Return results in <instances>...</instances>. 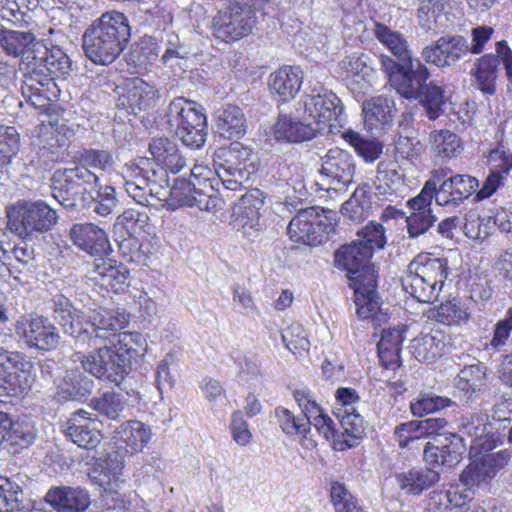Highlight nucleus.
Returning <instances> with one entry per match:
<instances>
[{"instance_id": "a878e982", "label": "nucleus", "mask_w": 512, "mask_h": 512, "mask_svg": "<svg viewBox=\"0 0 512 512\" xmlns=\"http://www.w3.org/2000/svg\"><path fill=\"white\" fill-rule=\"evenodd\" d=\"M94 381L78 369H68L57 384V402L80 401L93 390Z\"/></svg>"}, {"instance_id": "c756f323", "label": "nucleus", "mask_w": 512, "mask_h": 512, "mask_svg": "<svg viewBox=\"0 0 512 512\" xmlns=\"http://www.w3.org/2000/svg\"><path fill=\"white\" fill-rule=\"evenodd\" d=\"M302 83V71L297 66H283L269 77V87L279 101H288L298 93Z\"/></svg>"}, {"instance_id": "f257e3e1", "label": "nucleus", "mask_w": 512, "mask_h": 512, "mask_svg": "<svg viewBox=\"0 0 512 512\" xmlns=\"http://www.w3.org/2000/svg\"><path fill=\"white\" fill-rule=\"evenodd\" d=\"M52 303L54 320L79 348L95 346L98 339L111 344L129 323V314L123 309L99 307L79 310L62 294L54 296Z\"/></svg>"}, {"instance_id": "a19ab883", "label": "nucleus", "mask_w": 512, "mask_h": 512, "mask_svg": "<svg viewBox=\"0 0 512 512\" xmlns=\"http://www.w3.org/2000/svg\"><path fill=\"white\" fill-rule=\"evenodd\" d=\"M90 407L97 415L111 421H119L127 409V400L114 391H106L90 400Z\"/></svg>"}, {"instance_id": "cd10ccee", "label": "nucleus", "mask_w": 512, "mask_h": 512, "mask_svg": "<svg viewBox=\"0 0 512 512\" xmlns=\"http://www.w3.org/2000/svg\"><path fill=\"white\" fill-rule=\"evenodd\" d=\"M405 175L397 161L384 159L377 165L375 187L378 194L387 197L405 189Z\"/></svg>"}, {"instance_id": "72a5a7b5", "label": "nucleus", "mask_w": 512, "mask_h": 512, "mask_svg": "<svg viewBox=\"0 0 512 512\" xmlns=\"http://www.w3.org/2000/svg\"><path fill=\"white\" fill-rule=\"evenodd\" d=\"M407 330L406 326L393 329H384L380 341L377 344L378 355L381 363L385 368H394L400 366V353L404 334Z\"/></svg>"}, {"instance_id": "7c9ffc66", "label": "nucleus", "mask_w": 512, "mask_h": 512, "mask_svg": "<svg viewBox=\"0 0 512 512\" xmlns=\"http://www.w3.org/2000/svg\"><path fill=\"white\" fill-rule=\"evenodd\" d=\"M358 405L349 403L335 406L333 412L342 428L341 433L350 437L344 438L346 447H355L364 434V420L358 411Z\"/></svg>"}, {"instance_id": "e2e57ef3", "label": "nucleus", "mask_w": 512, "mask_h": 512, "mask_svg": "<svg viewBox=\"0 0 512 512\" xmlns=\"http://www.w3.org/2000/svg\"><path fill=\"white\" fill-rule=\"evenodd\" d=\"M459 431L472 439L479 440L488 434L487 416L481 412L463 415L460 419Z\"/></svg>"}, {"instance_id": "8fccbe9b", "label": "nucleus", "mask_w": 512, "mask_h": 512, "mask_svg": "<svg viewBox=\"0 0 512 512\" xmlns=\"http://www.w3.org/2000/svg\"><path fill=\"white\" fill-rule=\"evenodd\" d=\"M340 135L366 162H374L382 154L383 145L379 141L365 139L350 128H346Z\"/></svg>"}, {"instance_id": "a211bd4d", "label": "nucleus", "mask_w": 512, "mask_h": 512, "mask_svg": "<svg viewBox=\"0 0 512 512\" xmlns=\"http://www.w3.org/2000/svg\"><path fill=\"white\" fill-rule=\"evenodd\" d=\"M264 206L263 192L257 188L248 190L235 204V222L247 238L255 237L261 229V210Z\"/></svg>"}, {"instance_id": "5701e85b", "label": "nucleus", "mask_w": 512, "mask_h": 512, "mask_svg": "<svg viewBox=\"0 0 512 512\" xmlns=\"http://www.w3.org/2000/svg\"><path fill=\"white\" fill-rule=\"evenodd\" d=\"M44 499L57 512H84L91 504L89 492L81 487H52Z\"/></svg>"}, {"instance_id": "ea45409f", "label": "nucleus", "mask_w": 512, "mask_h": 512, "mask_svg": "<svg viewBox=\"0 0 512 512\" xmlns=\"http://www.w3.org/2000/svg\"><path fill=\"white\" fill-rule=\"evenodd\" d=\"M160 47L157 40L148 35L140 37L135 41L127 54V62L135 68L147 69L159 58Z\"/></svg>"}, {"instance_id": "13d9d810", "label": "nucleus", "mask_w": 512, "mask_h": 512, "mask_svg": "<svg viewBox=\"0 0 512 512\" xmlns=\"http://www.w3.org/2000/svg\"><path fill=\"white\" fill-rule=\"evenodd\" d=\"M20 136L13 126L0 125V168L6 167L17 155Z\"/></svg>"}, {"instance_id": "4468645a", "label": "nucleus", "mask_w": 512, "mask_h": 512, "mask_svg": "<svg viewBox=\"0 0 512 512\" xmlns=\"http://www.w3.org/2000/svg\"><path fill=\"white\" fill-rule=\"evenodd\" d=\"M255 23L254 9L248 3L241 4L238 0H234L213 18L212 33L224 42H233L248 35Z\"/></svg>"}, {"instance_id": "0e129e2a", "label": "nucleus", "mask_w": 512, "mask_h": 512, "mask_svg": "<svg viewBox=\"0 0 512 512\" xmlns=\"http://www.w3.org/2000/svg\"><path fill=\"white\" fill-rule=\"evenodd\" d=\"M330 497L335 512H364L355 497L340 482L331 483Z\"/></svg>"}, {"instance_id": "f704fd0d", "label": "nucleus", "mask_w": 512, "mask_h": 512, "mask_svg": "<svg viewBox=\"0 0 512 512\" xmlns=\"http://www.w3.org/2000/svg\"><path fill=\"white\" fill-rule=\"evenodd\" d=\"M151 429L138 420L123 422L115 430L114 438L125 444L127 452L131 454L142 451L151 439Z\"/></svg>"}, {"instance_id": "603ef678", "label": "nucleus", "mask_w": 512, "mask_h": 512, "mask_svg": "<svg viewBox=\"0 0 512 512\" xmlns=\"http://www.w3.org/2000/svg\"><path fill=\"white\" fill-rule=\"evenodd\" d=\"M275 417L285 434L309 440L310 426L307 418L295 416L289 409L281 406L275 409Z\"/></svg>"}, {"instance_id": "473e14b6", "label": "nucleus", "mask_w": 512, "mask_h": 512, "mask_svg": "<svg viewBox=\"0 0 512 512\" xmlns=\"http://www.w3.org/2000/svg\"><path fill=\"white\" fill-rule=\"evenodd\" d=\"M317 128L311 122L297 121L290 116L280 115L274 125V137L278 141L300 143L316 136Z\"/></svg>"}, {"instance_id": "412c9836", "label": "nucleus", "mask_w": 512, "mask_h": 512, "mask_svg": "<svg viewBox=\"0 0 512 512\" xmlns=\"http://www.w3.org/2000/svg\"><path fill=\"white\" fill-rule=\"evenodd\" d=\"M69 238L81 251L102 257L110 250L106 232L93 223H76L69 230Z\"/></svg>"}, {"instance_id": "de8ad7c7", "label": "nucleus", "mask_w": 512, "mask_h": 512, "mask_svg": "<svg viewBox=\"0 0 512 512\" xmlns=\"http://www.w3.org/2000/svg\"><path fill=\"white\" fill-rule=\"evenodd\" d=\"M443 0H422L417 9L420 27L428 33H437L443 26Z\"/></svg>"}, {"instance_id": "6ab92c4d", "label": "nucleus", "mask_w": 512, "mask_h": 512, "mask_svg": "<svg viewBox=\"0 0 512 512\" xmlns=\"http://www.w3.org/2000/svg\"><path fill=\"white\" fill-rule=\"evenodd\" d=\"M88 276L96 284L115 293H120L129 286L128 268L110 258H96L88 270Z\"/></svg>"}, {"instance_id": "5fc2aeb1", "label": "nucleus", "mask_w": 512, "mask_h": 512, "mask_svg": "<svg viewBox=\"0 0 512 512\" xmlns=\"http://www.w3.org/2000/svg\"><path fill=\"white\" fill-rule=\"evenodd\" d=\"M23 498L21 485L11 478L0 476V512L20 510Z\"/></svg>"}, {"instance_id": "2eb2a0df", "label": "nucleus", "mask_w": 512, "mask_h": 512, "mask_svg": "<svg viewBox=\"0 0 512 512\" xmlns=\"http://www.w3.org/2000/svg\"><path fill=\"white\" fill-rule=\"evenodd\" d=\"M16 337L30 349L52 352L60 343L57 327L42 316H21L14 324Z\"/></svg>"}, {"instance_id": "0eeeda50", "label": "nucleus", "mask_w": 512, "mask_h": 512, "mask_svg": "<svg viewBox=\"0 0 512 512\" xmlns=\"http://www.w3.org/2000/svg\"><path fill=\"white\" fill-rule=\"evenodd\" d=\"M380 69L386 74L389 84L403 98L413 100L421 95L430 78V71L418 59L410 58L397 63L387 55L378 57Z\"/></svg>"}, {"instance_id": "680f3d73", "label": "nucleus", "mask_w": 512, "mask_h": 512, "mask_svg": "<svg viewBox=\"0 0 512 512\" xmlns=\"http://www.w3.org/2000/svg\"><path fill=\"white\" fill-rule=\"evenodd\" d=\"M79 162L80 166L104 172L112 170L115 165L112 152L105 149H85L80 154Z\"/></svg>"}, {"instance_id": "69168bd1", "label": "nucleus", "mask_w": 512, "mask_h": 512, "mask_svg": "<svg viewBox=\"0 0 512 512\" xmlns=\"http://www.w3.org/2000/svg\"><path fill=\"white\" fill-rule=\"evenodd\" d=\"M282 342L292 353L307 352L310 347L307 333L299 323H292L281 333Z\"/></svg>"}, {"instance_id": "9d476101", "label": "nucleus", "mask_w": 512, "mask_h": 512, "mask_svg": "<svg viewBox=\"0 0 512 512\" xmlns=\"http://www.w3.org/2000/svg\"><path fill=\"white\" fill-rule=\"evenodd\" d=\"M304 113L313 120L311 122L317 132L337 135L344 128L345 114L340 98L332 91L323 90L317 94L306 95L303 101Z\"/></svg>"}, {"instance_id": "7ed1b4c3", "label": "nucleus", "mask_w": 512, "mask_h": 512, "mask_svg": "<svg viewBox=\"0 0 512 512\" xmlns=\"http://www.w3.org/2000/svg\"><path fill=\"white\" fill-rule=\"evenodd\" d=\"M131 39L128 17L117 10L94 19L82 35L85 56L94 64L108 66L127 48Z\"/></svg>"}, {"instance_id": "6e6d98bb", "label": "nucleus", "mask_w": 512, "mask_h": 512, "mask_svg": "<svg viewBox=\"0 0 512 512\" xmlns=\"http://www.w3.org/2000/svg\"><path fill=\"white\" fill-rule=\"evenodd\" d=\"M117 242L120 252L127 261L143 266L149 265L151 257L149 244L140 243L137 235L123 236L122 239L117 240Z\"/></svg>"}, {"instance_id": "1a4fd4ad", "label": "nucleus", "mask_w": 512, "mask_h": 512, "mask_svg": "<svg viewBox=\"0 0 512 512\" xmlns=\"http://www.w3.org/2000/svg\"><path fill=\"white\" fill-rule=\"evenodd\" d=\"M125 357L109 344L87 354L75 352L72 360L79 362L83 370L92 376L120 386L131 370Z\"/></svg>"}, {"instance_id": "c03bdc74", "label": "nucleus", "mask_w": 512, "mask_h": 512, "mask_svg": "<svg viewBox=\"0 0 512 512\" xmlns=\"http://www.w3.org/2000/svg\"><path fill=\"white\" fill-rule=\"evenodd\" d=\"M375 37L402 63L412 58L407 40L399 32L391 30L388 26L375 23Z\"/></svg>"}, {"instance_id": "4be33fe9", "label": "nucleus", "mask_w": 512, "mask_h": 512, "mask_svg": "<svg viewBox=\"0 0 512 512\" xmlns=\"http://www.w3.org/2000/svg\"><path fill=\"white\" fill-rule=\"evenodd\" d=\"M479 187L477 178L467 174H456L443 180L439 185L437 204L458 206L468 199Z\"/></svg>"}, {"instance_id": "20e7f679", "label": "nucleus", "mask_w": 512, "mask_h": 512, "mask_svg": "<svg viewBox=\"0 0 512 512\" xmlns=\"http://www.w3.org/2000/svg\"><path fill=\"white\" fill-rule=\"evenodd\" d=\"M97 186L96 173L79 164L57 169L51 177L53 197L70 211L91 207Z\"/></svg>"}, {"instance_id": "f03ea898", "label": "nucleus", "mask_w": 512, "mask_h": 512, "mask_svg": "<svg viewBox=\"0 0 512 512\" xmlns=\"http://www.w3.org/2000/svg\"><path fill=\"white\" fill-rule=\"evenodd\" d=\"M371 257L372 249L354 240L335 252L334 261L338 268L347 272L351 281L359 318L371 319L374 325L380 326L388 315L381 308L382 300L377 292V271L370 262Z\"/></svg>"}, {"instance_id": "c9c22d12", "label": "nucleus", "mask_w": 512, "mask_h": 512, "mask_svg": "<svg viewBox=\"0 0 512 512\" xmlns=\"http://www.w3.org/2000/svg\"><path fill=\"white\" fill-rule=\"evenodd\" d=\"M396 112L395 102L391 97L380 95L363 103L365 124L369 129L389 125Z\"/></svg>"}, {"instance_id": "6e6552de", "label": "nucleus", "mask_w": 512, "mask_h": 512, "mask_svg": "<svg viewBox=\"0 0 512 512\" xmlns=\"http://www.w3.org/2000/svg\"><path fill=\"white\" fill-rule=\"evenodd\" d=\"M7 226L22 239L45 233L57 223V214L43 201H20L7 211Z\"/></svg>"}, {"instance_id": "bb28decb", "label": "nucleus", "mask_w": 512, "mask_h": 512, "mask_svg": "<svg viewBox=\"0 0 512 512\" xmlns=\"http://www.w3.org/2000/svg\"><path fill=\"white\" fill-rule=\"evenodd\" d=\"M216 133L223 139H239L246 134L247 121L242 109L227 104L215 113Z\"/></svg>"}, {"instance_id": "ddd939ff", "label": "nucleus", "mask_w": 512, "mask_h": 512, "mask_svg": "<svg viewBox=\"0 0 512 512\" xmlns=\"http://www.w3.org/2000/svg\"><path fill=\"white\" fill-rule=\"evenodd\" d=\"M319 169L321 189L335 192H345L354 183L356 161L352 154L341 148L329 149L320 158Z\"/></svg>"}, {"instance_id": "79ce46f5", "label": "nucleus", "mask_w": 512, "mask_h": 512, "mask_svg": "<svg viewBox=\"0 0 512 512\" xmlns=\"http://www.w3.org/2000/svg\"><path fill=\"white\" fill-rule=\"evenodd\" d=\"M34 40V34L29 31H15L0 28V46L7 54L14 57L26 54V59L32 60L35 51L29 50V46Z\"/></svg>"}, {"instance_id": "3c124183", "label": "nucleus", "mask_w": 512, "mask_h": 512, "mask_svg": "<svg viewBox=\"0 0 512 512\" xmlns=\"http://www.w3.org/2000/svg\"><path fill=\"white\" fill-rule=\"evenodd\" d=\"M46 87H49L53 94L59 95L60 91L55 83V79L29 60L23 73L21 90L30 93V91L35 92L37 88L46 89Z\"/></svg>"}, {"instance_id": "b1692460", "label": "nucleus", "mask_w": 512, "mask_h": 512, "mask_svg": "<svg viewBox=\"0 0 512 512\" xmlns=\"http://www.w3.org/2000/svg\"><path fill=\"white\" fill-rule=\"evenodd\" d=\"M167 122L171 128L201 127L207 125V117L203 108L184 97L174 98L166 111Z\"/></svg>"}, {"instance_id": "aec40b11", "label": "nucleus", "mask_w": 512, "mask_h": 512, "mask_svg": "<svg viewBox=\"0 0 512 512\" xmlns=\"http://www.w3.org/2000/svg\"><path fill=\"white\" fill-rule=\"evenodd\" d=\"M123 90L120 104L134 115L155 108L160 98L159 91L139 77L127 80Z\"/></svg>"}, {"instance_id": "bf43d9fd", "label": "nucleus", "mask_w": 512, "mask_h": 512, "mask_svg": "<svg viewBox=\"0 0 512 512\" xmlns=\"http://www.w3.org/2000/svg\"><path fill=\"white\" fill-rule=\"evenodd\" d=\"M493 476L492 456L489 455L481 461H474L468 465L461 473L460 480L465 486H474Z\"/></svg>"}, {"instance_id": "09e8293b", "label": "nucleus", "mask_w": 512, "mask_h": 512, "mask_svg": "<svg viewBox=\"0 0 512 512\" xmlns=\"http://www.w3.org/2000/svg\"><path fill=\"white\" fill-rule=\"evenodd\" d=\"M111 345L126 356L127 362L131 365V360L144 356L147 350L146 340L139 332H121L111 341Z\"/></svg>"}, {"instance_id": "49530a36", "label": "nucleus", "mask_w": 512, "mask_h": 512, "mask_svg": "<svg viewBox=\"0 0 512 512\" xmlns=\"http://www.w3.org/2000/svg\"><path fill=\"white\" fill-rule=\"evenodd\" d=\"M444 93L442 86L430 81L422 89L421 95L415 99L423 107L428 119L436 120L444 113L443 107L446 104Z\"/></svg>"}, {"instance_id": "37998d69", "label": "nucleus", "mask_w": 512, "mask_h": 512, "mask_svg": "<svg viewBox=\"0 0 512 512\" xmlns=\"http://www.w3.org/2000/svg\"><path fill=\"white\" fill-rule=\"evenodd\" d=\"M499 64L500 60L498 56L491 53L485 54L476 60L473 75L483 93L488 95L495 93V81L497 79Z\"/></svg>"}, {"instance_id": "4c0bfd02", "label": "nucleus", "mask_w": 512, "mask_h": 512, "mask_svg": "<svg viewBox=\"0 0 512 512\" xmlns=\"http://www.w3.org/2000/svg\"><path fill=\"white\" fill-rule=\"evenodd\" d=\"M404 291L421 303H433L442 291L440 287L428 282L412 269H407V274L401 279Z\"/></svg>"}, {"instance_id": "4d7b16f0", "label": "nucleus", "mask_w": 512, "mask_h": 512, "mask_svg": "<svg viewBox=\"0 0 512 512\" xmlns=\"http://www.w3.org/2000/svg\"><path fill=\"white\" fill-rule=\"evenodd\" d=\"M432 147L443 158H452L462 150L460 137L449 130H440L431 135Z\"/></svg>"}, {"instance_id": "2f4dec72", "label": "nucleus", "mask_w": 512, "mask_h": 512, "mask_svg": "<svg viewBox=\"0 0 512 512\" xmlns=\"http://www.w3.org/2000/svg\"><path fill=\"white\" fill-rule=\"evenodd\" d=\"M31 61L54 79L68 75L72 69L71 59L59 46L43 47V51L38 50Z\"/></svg>"}, {"instance_id": "c85d7f7f", "label": "nucleus", "mask_w": 512, "mask_h": 512, "mask_svg": "<svg viewBox=\"0 0 512 512\" xmlns=\"http://www.w3.org/2000/svg\"><path fill=\"white\" fill-rule=\"evenodd\" d=\"M395 479L402 491L415 496L434 486L439 481L440 474L434 468L413 467L397 473Z\"/></svg>"}, {"instance_id": "58836bf2", "label": "nucleus", "mask_w": 512, "mask_h": 512, "mask_svg": "<svg viewBox=\"0 0 512 512\" xmlns=\"http://www.w3.org/2000/svg\"><path fill=\"white\" fill-rule=\"evenodd\" d=\"M408 267L442 290L447 278V259L418 255Z\"/></svg>"}, {"instance_id": "dca6fc26", "label": "nucleus", "mask_w": 512, "mask_h": 512, "mask_svg": "<svg viewBox=\"0 0 512 512\" xmlns=\"http://www.w3.org/2000/svg\"><path fill=\"white\" fill-rule=\"evenodd\" d=\"M468 54V40L462 35L447 34L441 36L423 48L422 59L439 68L455 65Z\"/></svg>"}, {"instance_id": "f8f14e48", "label": "nucleus", "mask_w": 512, "mask_h": 512, "mask_svg": "<svg viewBox=\"0 0 512 512\" xmlns=\"http://www.w3.org/2000/svg\"><path fill=\"white\" fill-rule=\"evenodd\" d=\"M33 363L21 352L0 348V396L21 397L31 388Z\"/></svg>"}, {"instance_id": "9b49d317", "label": "nucleus", "mask_w": 512, "mask_h": 512, "mask_svg": "<svg viewBox=\"0 0 512 512\" xmlns=\"http://www.w3.org/2000/svg\"><path fill=\"white\" fill-rule=\"evenodd\" d=\"M74 136V130L64 120L42 121L33 142L39 159L46 165L64 161Z\"/></svg>"}, {"instance_id": "774afa93", "label": "nucleus", "mask_w": 512, "mask_h": 512, "mask_svg": "<svg viewBox=\"0 0 512 512\" xmlns=\"http://www.w3.org/2000/svg\"><path fill=\"white\" fill-rule=\"evenodd\" d=\"M432 318L445 325H458L463 321H467L469 314L455 300H451L441 303L432 312Z\"/></svg>"}, {"instance_id": "864d4df0", "label": "nucleus", "mask_w": 512, "mask_h": 512, "mask_svg": "<svg viewBox=\"0 0 512 512\" xmlns=\"http://www.w3.org/2000/svg\"><path fill=\"white\" fill-rule=\"evenodd\" d=\"M116 230L125 231L126 236L139 235L141 232H148L150 228L149 216L146 212L134 209H127L120 214L114 224Z\"/></svg>"}, {"instance_id": "39448f33", "label": "nucleus", "mask_w": 512, "mask_h": 512, "mask_svg": "<svg viewBox=\"0 0 512 512\" xmlns=\"http://www.w3.org/2000/svg\"><path fill=\"white\" fill-rule=\"evenodd\" d=\"M213 161L219 181L225 189L231 191L245 189L257 171L252 150L239 142L217 149Z\"/></svg>"}, {"instance_id": "423d86ee", "label": "nucleus", "mask_w": 512, "mask_h": 512, "mask_svg": "<svg viewBox=\"0 0 512 512\" xmlns=\"http://www.w3.org/2000/svg\"><path fill=\"white\" fill-rule=\"evenodd\" d=\"M335 216L334 211L319 206L301 209L289 222L288 234L297 243L320 245L335 232Z\"/></svg>"}, {"instance_id": "338daca9", "label": "nucleus", "mask_w": 512, "mask_h": 512, "mask_svg": "<svg viewBox=\"0 0 512 512\" xmlns=\"http://www.w3.org/2000/svg\"><path fill=\"white\" fill-rule=\"evenodd\" d=\"M118 200L115 188L110 185L102 186L98 178V186L93 195V211L100 216H108L116 208Z\"/></svg>"}, {"instance_id": "393cba45", "label": "nucleus", "mask_w": 512, "mask_h": 512, "mask_svg": "<svg viewBox=\"0 0 512 512\" xmlns=\"http://www.w3.org/2000/svg\"><path fill=\"white\" fill-rule=\"evenodd\" d=\"M487 382V367L483 363L465 365L454 378V387L466 404L476 400Z\"/></svg>"}, {"instance_id": "052dcab7", "label": "nucleus", "mask_w": 512, "mask_h": 512, "mask_svg": "<svg viewBox=\"0 0 512 512\" xmlns=\"http://www.w3.org/2000/svg\"><path fill=\"white\" fill-rule=\"evenodd\" d=\"M313 426L315 430L323 435V437L334 442L335 447L338 446L339 450H344L345 446L344 438L350 439L347 434L341 433L342 428L336 427V423L325 413L317 414V417L310 422V427Z\"/></svg>"}, {"instance_id": "a18cd8bd", "label": "nucleus", "mask_w": 512, "mask_h": 512, "mask_svg": "<svg viewBox=\"0 0 512 512\" xmlns=\"http://www.w3.org/2000/svg\"><path fill=\"white\" fill-rule=\"evenodd\" d=\"M8 427H6L7 435L5 442H9L12 446L26 448L30 446L36 438V428L34 421L27 416L13 421L8 415Z\"/></svg>"}, {"instance_id": "f3484780", "label": "nucleus", "mask_w": 512, "mask_h": 512, "mask_svg": "<svg viewBox=\"0 0 512 512\" xmlns=\"http://www.w3.org/2000/svg\"><path fill=\"white\" fill-rule=\"evenodd\" d=\"M86 410L79 409L71 414L64 424L65 435L77 446L86 450L95 449L102 441L100 421L91 418Z\"/></svg>"}, {"instance_id": "e433bc0d", "label": "nucleus", "mask_w": 512, "mask_h": 512, "mask_svg": "<svg viewBox=\"0 0 512 512\" xmlns=\"http://www.w3.org/2000/svg\"><path fill=\"white\" fill-rule=\"evenodd\" d=\"M445 346L442 332L436 330L412 339L410 350L418 361L431 363L442 356Z\"/></svg>"}]
</instances>
